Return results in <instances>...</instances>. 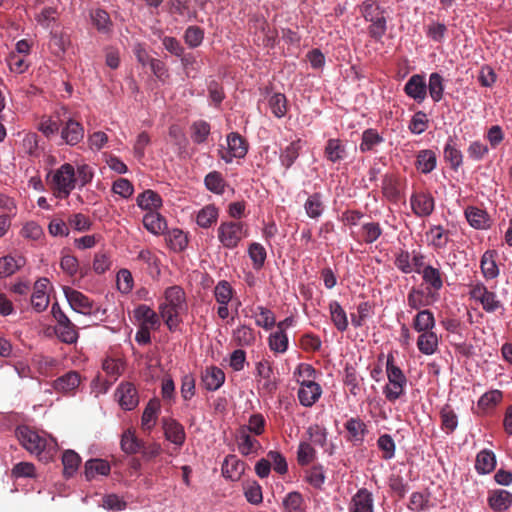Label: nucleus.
<instances>
[{
    "instance_id": "20e7f679",
    "label": "nucleus",
    "mask_w": 512,
    "mask_h": 512,
    "mask_svg": "<svg viewBox=\"0 0 512 512\" xmlns=\"http://www.w3.org/2000/svg\"><path fill=\"white\" fill-rule=\"evenodd\" d=\"M360 12L365 21L370 22L369 36L375 41H381L387 31L385 8L374 0H365L360 5Z\"/></svg>"
},
{
    "instance_id": "3c124183",
    "label": "nucleus",
    "mask_w": 512,
    "mask_h": 512,
    "mask_svg": "<svg viewBox=\"0 0 512 512\" xmlns=\"http://www.w3.org/2000/svg\"><path fill=\"white\" fill-rule=\"evenodd\" d=\"M441 428L446 434L453 433L458 427V416L450 405L446 404L440 410Z\"/></svg>"
},
{
    "instance_id": "37998d69",
    "label": "nucleus",
    "mask_w": 512,
    "mask_h": 512,
    "mask_svg": "<svg viewBox=\"0 0 512 512\" xmlns=\"http://www.w3.org/2000/svg\"><path fill=\"white\" fill-rule=\"evenodd\" d=\"M237 443L239 452L244 456L255 453L260 446L259 441L250 436L245 428L240 429L237 436Z\"/></svg>"
},
{
    "instance_id": "b1692460",
    "label": "nucleus",
    "mask_w": 512,
    "mask_h": 512,
    "mask_svg": "<svg viewBox=\"0 0 512 512\" xmlns=\"http://www.w3.org/2000/svg\"><path fill=\"white\" fill-rule=\"evenodd\" d=\"M384 137L374 128L365 129L361 135L359 150L362 153L377 152V147L383 144Z\"/></svg>"
},
{
    "instance_id": "9b49d317",
    "label": "nucleus",
    "mask_w": 512,
    "mask_h": 512,
    "mask_svg": "<svg viewBox=\"0 0 512 512\" xmlns=\"http://www.w3.org/2000/svg\"><path fill=\"white\" fill-rule=\"evenodd\" d=\"M410 205L417 217H428L434 211L435 200L429 192H415L410 197Z\"/></svg>"
},
{
    "instance_id": "9d476101",
    "label": "nucleus",
    "mask_w": 512,
    "mask_h": 512,
    "mask_svg": "<svg viewBox=\"0 0 512 512\" xmlns=\"http://www.w3.org/2000/svg\"><path fill=\"white\" fill-rule=\"evenodd\" d=\"M422 279L427 284V294L431 297L432 301L439 298V291L443 288L444 282L440 269L431 265H426L422 269Z\"/></svg>"
},
{
    "instance_id": "aec40b11",
    "label": "nucleus",
    "mask_w": 512,
    "mask_h": 512,
    "mask_svg": "<svg viewBox=\"0 0 512 512\" xmlns=\"http://www.w3.org/2000/svg\"><path fill=\"white\" fill-rule=\"evenodd\" d=\"M489 507L495 512L508 510L512 505V493L504 489H496L489 492Z\"/></svg>"
},
{
    "instance_id": "5fc2aeb1",
    "label": "nucleus",
    "mask_w": 512,
    "mask_h": 512,
    "mask_svg": "<svg viewBox=\"0 0 512 512\" xmlns=\"http://www.w3.org/2000/svg\"><path fill=\"white\" fill-rule=\"evenodd\" d=\"M305 480L315 489H322L326 474L323 465L315 464L305 471Z\"/></svg>"
},
{
    "instance_id": "cd10ccee",
    "label": "nucleus",
    "mask_w": 512,
    "mask_h": 512,
    "mask_svg": "<svg viewBox=\"0 0 512 512\" xmlns=\"http://www.w3.org/2000/svg\"><path fill=\"white\" fill-rule=\"evenodd\" d=\"M450 232L441 225H433L426 233L427 241L434 249H444L449 242Z\"/></svg>"
},
{
    "instance_id": "bb28decb",
    "label": "nucleus",
    "mask_w": 512,
    "mask_h": 512,
    "mask_svg": "<svg viewBox=\"0 0 512 512\" xmlns=\"http://www.w3.org/2000/svg\"><path fill=\"white\" fill-rule=\"evenodd\" d=\"M303 148V141L300 138L293 140L285 148L281 149L279 160L281 165L288 170L295 163Z\"/></svg>"
},
{
    "instance_id": "423d86ee",
    "label": "nucleus",
    "mask_w": 512,
    "mask_h": 512,
    "mask_svg": "<svg viewBox=\"0 0 512 512\" xmlns=\"http://www.w3.org/2000/svg\"><path fill=\"white\" fill-rule=\"evenodd\" d=\"M55 116L63 123L61 138L65 144L75 146L83 140L84 127L70 116L69 109L66 106L57 109Z\"/></svg>"
},
{
    "instance_id": "39448f33",
    "label": "nucleus",
    "mask_w": 512,
    "mask_h": 512,
    "mask_svg": "<svg viewBox=\"0 0 512 512\" xmlns=\"http://www.w3.org/2000/svg\"><path fill=\"white\" fill-rule=\"evenodd\" d=\"M63 291L70 307L75 312L92 316L98 320H102V318L105 316L106 310L96 305L82 292L70 287H65Z\"/></svg>"
},
{
    "instance_id": "ddd939ff",
    "label": "nucleus",
    "mask_w": 512,
    "mask_h": 512,
    "mask_svg": "<svg viewBox=\"0 0 512 512\" xmlns=\"http://www.w3.org/2000/svg\"><path fill=\"white\" fill-rule=\"evenodd\" d=\"M403 90L409 98L417 103H422L427 96V84L424 75H412L406 82Z\"/></svg>"
},
{
    "instance_id": "4d7b16f0",
    "label": "nucleus",
    "mask_w": 512,
    "mask_h": 512,
    "mask_svg": "<svg viewBox=\"0 0 512 512\" xmlns=\"http://www.w3.org/2000/svg\"><path fill=\"white\" fill-rule=\"evenodd\" d=\"M81 463L80 456L73 450H66L62 456L63 473L66 478L72 477Z\"/></svg>"
},
{
    "instance_id": "8fccbe9b",
    "label": "nucleus",
    "mask_w": 512,
    "mask_h": 512,
    "mask_svg": "<svg viewBox=\"0 0 512 512\" xmlns=\"http://www.w3.org/2000/svg\"><path fill=\"white\" fill-rule=\"evenodd\" d=\"M166 240L169 244V247L174 252H182L186 249L188 245V237L187 235L178 228H173L169 230L166 234Z\"/></svg>"
},
{
    "instance_id": "dca6fc26",
    "label": "nucleus",
    "mask_w": 512,
    "mask_h": 512,
    "mask_svg": "<svg viewBox=\"0 0 512 512\" xmlns=\"http://www.w3.org/2000/svg\"><path fill=\"white\" fill-rule=\"evenodd\" d=\"M162 425L165 438L177 447L183 446L186 439L183 425L173 418H163Z\"/></svg>"
},
{
    "instance_id": "393cba45",
    "label": "nucleus",
    "mask_w": 512,
    "mask_h": 512,
    "mask_svg": "<svg viewBox=\"0 0 512 512\" xmlns=\"http://www.w3.org/2000/svg\"><path fill=\"white\" fill-rule=\"evenodd\" d=\"M497 252L486 250L480 260V269L486 280H493L499 276V267L496 262Z\"/></svg>"
},
{
    "instance_id": "79ce46f5",
    "label": "nucleus",
    "mask_w": 512,
    "mask_h": 512,
    "mask_svg": "<svg viewBox=\"0 0 512 512\" xmlns=\"http://www.w3.org/2000/svg\"><path fill=\"white\" fill-rule=\"evenodd\" d=\"M329 311L331 321L333 322L336 329L340 332H344L348 328V318L345 310L336 300L329 303Z\"/></svg>"
},
{
    "instance_id": "de8ad7c7",
    "label": "nucleus",
    "mask_w": 512,
    "mask_h": 512,
    "mask_svg": "<svg viewBox=\"0 0 512 512\" xmlns=\"http://www.w3.org/2000/svg\"><path fill=\"white\" fill-rule=\"evenodd\" d=\"M54 330L58 339L63 343L74 344L78 340L79 334L72 321L65 324H56Z\"/></svg>"
},
{
    "instance_id": "774afa93",
    "label": "nucleus",
    "mask_w": 512,
    "mask_h": 512,
    "mask_svg": "<svg viewBox=\"0 0 512 512\" xmlns=\"http://www.w3.org/2000/svg\"><path fill=\"white\" fill-rule=\"evenodd\" d=\"M447 33V26L441 22H432L426 27V35L436 43H443Z\"/></svg>"
},
{
    "instance_id": "4468645a",
    "label": "nucleus",
    "mask_w": 512,
    "mask_h": 512,
    "mask_svg": "<svg viewBox=\"0 0 512 512\" xmlns=\"http://www.w3.org/2000/svg\"><path fill=\"white\" fill-rule=\"evenodd\" d=\"M349 512H374V497L366 488H360L352 496L348 505Z\"/></svg>"
},
{
    "instance_id": "f3484780",
    "label": "nucleus",
    "mask_w": 512,
    "mask_h": 512,
    "mask_svg": "<svg viewBox=\"0 0 512 512\" xmlns=\"http://www.w3.org/2000/svg\"><path fill=\"white\" fill-rule=\"evenodd\" d=\"M134 317L135 319L140 322L141 327H146L152 330H158L161 321L160 317L152 308H150L148 305L141 304L137 306L134 311Z\"/></svg>"
},
{
    "instance_id": "a211bd4d",
    "label": "nucleus",
    "mask_w": 512,
    "mask_h": 512,
    "mask_svg": "<svg viewBox=\"0 0 512 512\" xmlns=\"http://www.w3.org/2000/svg\"><path fill=\"white\" fill-rule=\"evenodd\" d=\"M201 382L204 388L214 392L225 382V373L217 366L206 367L201 374Z\"/></svg>"
},
{
    "instance_id": "f704fd0d",
    "label": "nucleus",
    "mask_w": 512,
    "mask_h": 512,
    "mask_svg": "<svg viewBox=\"0 0 512 512\" xmlns=\"http://www.w3.org/2000/svg\"><path fill=\"white\" fill-rule=\"evenodd\" d=\"M111 467L107 460L104 459H90L85 463V478L91 481L96 476H107L110 473Z\"/></svg>"
},
{
    "instance_id": "49530a36",
    "label": "nucleus",
    "mask_w": 512,
    "mask_h": 512,
    "mask_svg": "<svg viewBox=\"0 0 512 512\" xmlns=\"http://www.w3.org/2000/svg\"><path fill=\"white\" fill-rule=\"evenodd\" d=\"M345 429L351 436L354 444H361L367 432L366 424L359 418H350L345 423Z\"/></svg>"
},
{
    "instance_id": "603ef678",
    "label": "nucleus",
    "mask_w": 512,
    "mask_h": 512,
    "mask_svg": "<svg viewBox=\"0 0 512 512\" xmlns=\"http://www.w3.org/2000/svg\"><path fill=\"white\" fill-rule=\"evenodd\" d=\"M381 189L388 201L397 202L400 199L398 180L393 175H385L383 177Z\"/></svg>"
},
{
    "instance_id": "c756f323",
    "label": "nucleus",
    "mask_w": 512,
    "mask_h": 512,
    "mask_svg": "<svg viewBox=\"0 0 512 512\" xmlns=\"http://www.w3.org/2000/svg\"><path fill=\"white\" fill-rule=\"evenodd\" d=\"M306 215L313 220H318L325 211L323 195L320 192L310 194L304 203Z\"/></svg>"
},
{
    "instance_id": "e433bc0d",
    "label": "nucleus",
    "mask_w": 512,
    "mask_h": 512,
    "mask_svg": "<svg viewBox=\"0 0 512 512\" xmlns=\"http://www.w3.org/2000/svg\"><path fill=\"white\" fill-rule=\"evenodd\" d=\"M437 165V156L430 149H423L417 153L415 166L423 174L432 172Z\"/></svg>"
},
{
    "instance_id": "6e6d98bb",
    "label": "nucleus",
    "mask_w": 512,
    "mask_h": 512,
    "mask_svg": "<svg viewBox=\"0 0 512 512\" xmlns=\"http://www.w3.org/2000/svg\"><path fill=\"white\" fill-rule=\"evenodd\" d=\"M160 409V403L158 400H150L143 411L141 424L146 430H151L157 420V415Z\"/></svg>"
},
{
    "instance_id": "c9c22d12",
    "label": "nucleus",
    "mask_w": 512,
    "mask_h": 512,
    "mask_svg": "<svg viewBox=\"0 0 512 512\" xmlns=\"http://www.w3.org/2000/svg\"><path fill=\"white\" fill-rule=\"evenodd\" d=\"M219 218V209L214 204H208L196 214V223L203 229L212 227Z\"/></svg>"
},
{
    "instance_id": "bf43d9fd",
    "label": "nucleus",
    "mask_w": 512,
    "mask_h": 512,
    "mask_svg": "<svg viewBox=\"0 0 512 512\" xmlns=\"http://www.w3.org/2000/svg\"><path fill=\"white\" fill-rule=\"evenodd\" d=\"M205 187L212 193L222 195L225 192V180L218 171L209 172L204 179Z\"/></svg>"
},
{
    "instance_id": "f03ea898",
    "label": "nucleus",
    "mask_w": 512,
    "mask_h": 512,
    "mask_svg": "<svg viewBox=\"0 0 512 512\" xmlns=\"http://www.w3.org/2000/svg\"><path fill=\"white\" fill-rule=\"evenodd\" d=\"M385 372L388 382L382 393L388 402L395 403L405 394L408 380L402 369L395 364L391 353L387 355Z\"/></svg>"
},
{
    "instance_id": "f257e3e1",
    "label": "nucleus",
    "mask_w": 512,
    "mask_h": 512,
    "mask_svg": "<svg viewBox=\"0 0 512 512\" xmlns=\"http://www.w3.org/2000/svg\"><path fill=\"white\" fill-rule=\"evenodd\" d=\"M187 309L184 289L178 285L167 287L164 291V302L159 305V314L171 332L178 328L181 322L179 317Z\"/></svg>"
},
{
    "instance_id": "0eeeda50",
    "label": "nucleus",
    "mask_w": 512,
    "mask_h": 512,
    "mask_svg": "<svg viewBox=\"0 0 512 512\" xmlns=\"http://www.w3.org/2000/svg\"><path fill=\"white\" fill-rule=\"evenodd\" d=\"M246 236L245 224L238 221H223L217 228V238L226 249H235Z\"/></svg>"
},
{
    "instance_id": "09e8293b",
    "label": "nucleus",
    "mask_w": 512,
    "mask_h": 512,
    "mask_svg": "<svg viewBox=\"0 0 512 512\" xmlns=\"http://www.w3.org/2000/svg\"><path fill=\"white\" fill-rule=\"evenodd\" d=\"M444 79L443 77L437 73L433 72L429 75V81L427 84V90L429 91L431 99L438 103L442 100L444 95Z\"/></svg>"
},
{
    "instance_id": "5701e85b",
    "label": "nucleus",
    "mask_w": 512,
    "mask_h": 512,
    "mask_svg": "<svg viewBox=\"0 0 512 512\" xmlns=\"http://www.w3.org/2000/svg\"><path fill=\"white\" fill-rule=\"evenodd\" d=\"M443 156L445 161L449 163L450 168L454 171H457L463 164V154L458 148L454 137L450 136L447 139L443 149Z\"/></svg>"
},
{
    "instance_id": "2f4dec72",
    "label": "nucleus",
    "mask_w": 512,
    "mask_h": 512,
    "mask_svg": "<svg viewBox=\"0 0 512 512\" xmlns=\"http://www.w3.org/2000/svg\"><path fill=\"white\" fill-rule=\"evenodd\" d=\"M26 263L21 255H5L0 257V278H6L17 272Z\"/></svg>"
},
{
    "instance_id": "338daca9",
    "label": "nucleus",
    "mask_w": 512,
    "mask_h": 512,
    "mask_svg": "<svg viewBox=\"0 0 512 512\" xmlns=\"http://www.w3.org/2000/svg\"><path fill=\"white\" fill-rule=\"evenodd\" d=\"M362 378L352 366H346L344 369V383L350 388L353 395H357L360 390Z\"/></svg>"
},
{
    "instance_id": "473e14b6",
    "label": "nucleus",
    "mask_w": 512,
    "mask_h": 512,
    "mask_svg": "<svg viewBox=\"0 0 512 512\" xmlns=\"http://www.w3.org/2000/svg\"><path fill=\"white\" fill-rule=\"evenodd\" d=\"M136 204L141 210L152 212L159 209L162 204L161 196L153 190H145L137 196Z\"/></svg>"
},
{
    "instance_id": "052dcab7",
    "label": "nucleus",
    "mask_w": 512,
    "mask_h": 512,
    "mask_svg": "<svg viewBox=\"0 0 512 512\" xmlns=\"http://www.w3.org/2000/svg\"><path fill=\"white\" fill-rule=\"evenodd\" d=\"M121 449L127 454H135L143 448V441L139 440L131 430L122 434Z\"/></svg>"
},
{
    "instance_id": "58836bf2",
    "label": "nucleus",
    "mask_w": 512,
    "mask_h": 512,
    "mask_svg": "<svg viewBox=\"0 0 512 512\" xmlns=\"http://www.w3.org/2000/svg\"><path fill=\"white\" fill-rule=\"evenodd\" d=\"M436 325L434 314L429 309H423L417 312L413 319L412 326L418 333L431 331Z\"/></svg>"
},
{
    "instance_id": "412c9836",
    "label": "nucleus",
    "mask_w": 512,
    "mask_h": 512,
    "mask_svg": "<svg viewBox=\"0 0 512 512\" xmlns=\"http://www.w3.org/2000/svg\"><path fill=\"white\" fill-rule=\"evenodd\" d=\"M464 214L467 222L474 229L485 230L490 227V217L485 210L475 206H468Z\"/></svg>"
},
{
    "instance_id": "a19ab883",
    "label": "nucleus",
    "mask_w": 512,
    "mask_h": 512,
    "mask_svg": "<svg viewBox=\"0 0 512 512\" xmlns=\"http://www.w3.org/2000/svg\"><path fill=\"white\" fill-rule=\"evenodd\" d=\"M144 227L152 234H163L167 229L165 218L157 212H147L143 217Z\"/></svg>"
},
{
    "instance_id": "864d4df0",
    "label": "nucleus",
    "mask_w": 512,
    "mask_h": 512,
    "mask_svg": "<svg viewBox=\"0 0 512 512\" xmlns=\"http://www.w3.org/2000/svg\"><path fill=\"white\" fill-rule=\"evenodd\" d=\"M190 129L191 139L195 144L198 145L205 143L211 133V126L205 120L194 121Z\"/></svg>"
},
{
    "instance_id": "4be33fe9",
    "label": "nucleus",
    "mask_w": 512,
    "mask_h": 512,
    "mask_svg": "<svg viewBox=\"0 0 512 512\" xmlns=\"http://www.w3.org/2000/svg\"><path fill=\"white\" fill-rule=\"evenodd\" d=\"M324 156L331 163H340L347 157L346 145L338 138L328 139L324 148Z\"/></svg>"
},
{
    "instance_id": "72a5a7b5",
    "label": "nucleus",
    "mask_w": 512,
    "mask_h": 512,
    "mask_svg": "<svg viewBox=\"0 0 512 512\" xmlns=\"http://www.w3.org/2000/svg\"><path fill=\"white\" fill-rule=\"evenodd\" d=\"M439 338L433 331L421 332L417 339V348L424 355H433L438 350Z\"/></svg>"
},
{
    "instance_id": "6e6552de",
    "label": "nucleus",
    "mask_w": 512,
    "mask_h": 512,
    "mask_svg": "<svg viewBox=\"0 0 512 512\" xmlns=\"http://www.w3.org/2000/svg\"><path fill=\"white\" fill-rule=\"evenodd\" d=\"M15 434L23 448L31 454L40 455L52 445L46 438L26 425L18 426Z\"/></svg>"
},
{
    "instance_id": "a878e982",
    "label": "nucleus",
    "mask_w": 512,
    "mask_h": 512,
    "mask_svg": "<svg viewBox=\"0 0 512 512\" xmlns=\"http://www.w3.org/2000/svg\"><path fill=\"white\" fill-rule=\"evenodd\" d=\"M496 455L490 449L479 451L475 459V470L479 475H487L496 467Z\"/></svg>"
},
{
    "instance_id": "ea45409f",
    "label": "nucleus",
    "mask_w": 512,
    "mask_h": 512,
    "mask_svg": "<svg viewBox=\"0 0 512 512\" xmlns=\"http://www.w3.org/2000/svg\"><path fill=\"white\" fill-rule=\"evenodd\" d=\"M432 302L427 291L416 287H412L407 294V304L412 310H423L422 308L429 306Z\"/></svg>"
},
{
    "instance_id": "13d9d810",
    "label": "nucleus",
    "mask_w": 512,
    "mask_h": 512,
    "mask_svg": "<svg viewBox=\"0 0 512 512\" xmlns=\"http://www.w3.org/2000/svg\"><path fill=\"white\" fill-rule=\"evenodd\" d=\"M248 256L252 261L253 268L260 270L265 264L267 252L262 244L253 242L248 247Z\"/></svg>"
},
{
    "instance_id": "69168bd1",
    "label": "nucleus",
    "mask_w": 512,
    "mask_h": 512,
    "mask_svg": "<svg viewBox=\"0 0 512 512\" xmlns=\"http://www.w3.org/2000/svg\"><path fill=\"white\" fill-rule=\"evenodd\" d=\"M377 446L382 451V458L385 460H391L395 457L396 445L389 434H382L377 439Z\"/></svg>"
},
{
    "instance_id": "c85d7f7f",
    "label": "nucleus",
    "mask_w": 512,
    "mask_h": 512,
    "mask_svg": "<svg viewBox=\"0 0 512 512\" xmlns=\"http://www.w3.org/2000/svg\"><path fill=\"white\" fill-rule=\"evenodd\" d=\"M245 470V464L235 455H228L222 464V474L232 481L238 480Z\"/></svg>"
},
{
    "instance_id": "a18cd8bd",
    "label": "nucleus",
    "mask_w": 512,
    "mask_h": 512,
    "mask_svg": "<svg viewBox=\"0 0 512 512\" xmlns=\"http://www.w3.org/2000/svg\"><path fill=\"white\" fill-rule=\"evenodd\" d=\"M268 106L271 113L278 119L283 118L288 111V100L285 94L276 92L269 96Z\"/></svg>"
},
{
    "instance_id": "0e129e2a",
    "label": "nucleus",
    "mask_w": 512,
    "mask_h": 512,
    "mask_svg": "<svg viewBox=\"0 0 512 512\" xmlns=\"http://www.w3.org/2000/svg\"><path fill=\"white\" fill-rule=\"evenodd\" d=\"M503 398V392L498 389H493L485 392L477 401V406L480 409L486 410L498 405Z\"/></svg>"
},
{
    "instance_id": "2eb2a0df",
    "label": "nucleus",
    "mask_w": 512,
    "mask_h": 512,
    "mask_svg": "<svg viewBox=\"0 0 512 512\" xmlns=\"http://www.w3.org/2000/svg\"><path fill=\"white\" fill-rule=\"evenodd\" d=\"M115 396L122 409L133 410L139 403L138 393L131 383H121L115 392Z\"/></svg>"
},
{
    "instance_id": "6ab92c4d",
    "label": "nucleus",
    "mask_w": 512,
    "mask_h": 512,
    "mask_svg": "<svg viewBox=\"0 0 512 512\" xmlns=\"http://www.w3.org/2000/svg\"><path fill=\"white\" fill-rule=\"evenodd\" d=\"M90 19L96 30L105 36H111L114 30V24L107 11L97 8L90 12Z\"/></svg>"
},
{
    "instance_id": "c03bdc74",
    "label": "nucleus",
    "mask_w": 512,
    "mask_h": 512,
    "mask_svg": "<svg viewBox=\"0 0 512 512\" xmlns=\"http://www.w3.org/2000/svg\"><path fill=\"white\" fill-rule=\"evenodd\" d=\"M235 290L227 280H220L213 289V296L218 304H229L233 301Z\"/></svg>"
},
{
    "instance_id": "680f3d73",
    "label": "nucleus",
    "mask_w": 512,
    "mask_h": 512,
    "mask_svg": "<svg viewBox=\"0 0 512 512\" xmlns=\"http://www.w3.org/2000/svg\"><path fill=\"white\" fill-rule=\"evenodd\" d=\"M288 336L285 331L271 333L268 338L269 348L275 353H285L288 349Z\"/></svg>"
},
{
    "instance_id": "4c0bfd02",
    "label": "nucleus",
    "mask_w": 512,
    "mask_h": 512,
    "mask_svg": "<svg viewBox=\"0 0 512 512\" xmlns=\"http://www.w3.org/2000/svg\"><path fill=\"white\" fill-rule=\"evenodd\" d=\"M169 13L177 15L182 21H189L196 17V11L190 6V0H170Z\"/></svg>"
},
{
    "instance_id": "f8f14e48",
    "label": "nucleus",
    "mask_w": 512,
    "mask_h": 512,
    "mask_svg": "<svg viewBox=\"0 0 512 512\" xmlns=\"http://www.w3.org/2000/svg\"><path fill=\"white\" fill-rule=\"evenodd\" d=\"M322 395L321 386L314 380L303 381L298 389V400L304 407L313 406Z\"/></svg>"
},
{
    "instance_id": "7ed1b4c3",
    "label": "nucleus",
    "mask_w": 512,
    "mask_h": 512,
    "mask_svg": "<svg viewBox=\"0 0 512 512\" xmlns=\"http://www.w3.org/2000/svg\"><path fill=\"white\" fill-rule=\"evenodd\" d=\"M47 180L50 183L53 195L60 200L69 197L77 184L76 172L73 165L64 163L52 173L48 174Z\"/></svg>"
},
{
    "instance_id": "1a4fd4ad",
    "label": "nucleus",
    "mask_w": 512,
    "mask_h": 512,
    "mask_svg": "<svg viewBox=\"0 0 512 512\" xmlns=\"http://www.w3.org/2000/svg\"><path fill=\"white\" fill-rule=\"evenodd\" d=\"M227 151L221 153V159L229 164L234 158L242 159L248 152L247 141L237 132H230L226 136Z\"/></svg>"
},
{
    "instance_id": "7c9ffc66",
    "label": "nucleus",
    "mask_w": 512,
    "mask_h": 512,
    "mask_svg": "<svg viewBox=\"0 0 512 512\" xmlns=\"http://www.w3.org/2000/svg\"><path fill=\"white\" fill-rule=\"evenodd\" d=\"M80 385V375L76 371H69L58 377L53 382V388L57 392L69 393L77 389Z\"/></svg>"
},
{
    "instance_id": "e2e57ef3",
    "label": "nucleus",
    "mask_w": 512,
    "mask_h": 512,
    "mask_svg": "<svg viewBox=\"0 0 512 512\" xmlns=\"http://www.w3.org/2000/svg\"><path fill=\"white\" fill-rule=\"evenodd\" d=\"M283 506L286 512H304L305 505L301 493L289 492L283 499Z\"/></svg>"
}]
</instances>
